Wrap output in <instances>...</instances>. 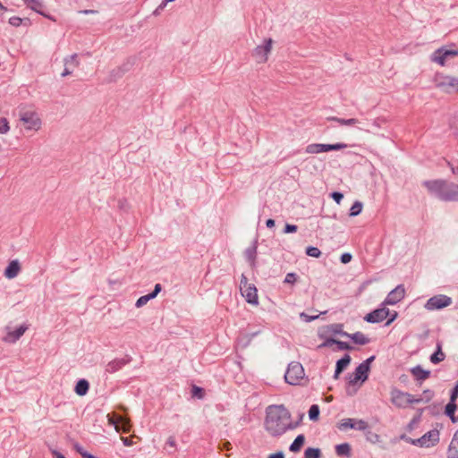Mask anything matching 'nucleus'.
<instances>
[{
  "mask_svg": "<svg viewBox=\"0 0 458 458\" xmlns=\"http://www.w3.org/2000/svg\"><path fill=\"white\" fill-rule=\"evenodd\" d=\"M89 388V384L86 379H80L75 386V393L78 395H85Z\"/></svg>",
  "mask_w": 458,
  "mask_h": 458,
  "instance_id": "nucleus-25",
  "label": "nucleus"
},
{
  "mask_svg": "<svg viewBox=\"0 0 458 458\" xmlns=\"http://www.w3.org/2000/svg\"><path fill=\"white\" fill-rule=\"evenodd\" d=\"M255 249L254 250H246V257L248 259V260L250 262V263H253L254 262V259H255Z\"/></svg>",
  "mask_w": 458,
  "mask_h": 458,
  "instance_id": "nucleus-49",
  "label": "nucleus"
},
{
  "mask_svg": "<svg viewBox=\"0 0 458 458\" xmlns=\"http://www.w3.org/2000/svg\"><path fill=\"white\" fill-rule=\"evenodd\" d=\"M19 121L26 131H38L42 127V120L39 114L32 109L21 111Z\"/></svg>",
  "mask_w": 458,
  "mask_h": 458,
  "instance_id": "nucleus-3",
  "label": "nucleus"
},
{
  "mask_svg": "<svg viewBox=\"0 0 458 458\" xmlns=\"http://www.w3.org/2000/svg\"><path fill=\"white\" fill-rule=\"evenodd\" d=\"M266 225L268 227V228H272L275 226V220L274 219H267V222H266Z\"/></svg>",
  "mask_w": 458,
  "mask_h": 458,
  "instance_id": "nucleus-60",
  "label": "nucleus"
},
{
  "mask_svg": "<svg viewBox=\"0 0 458 458\" xmlns=\"http://www.w3.org/2000/svg\"><path fill=\"white\" fill-rule=\"evenodd\" d=\"M331 197L337 204H340L344 195L341 192L335 191L331 194Z\"/></svg>",
  "mask_w": 458,
  "mask_h": 458,
  "instance_id": "nucleus-47",
  "label": "nucleus"
},
{
  "mask_svg": "<svg viewBox=\"0 0 458 458\" xmlns=\"http://www.w3.org/2000/svg\"><path fill=\"white\" fill-rule=\"evenodd\" d=\"M268 458H284V454L279 452L273 454H270Z\"/></svg>",
  "mask_w": 458,
  "mask_h": 458,
  "instance_id": "nucleus-59",
  "label": "nucleus"
},
{
  "mask_svg": "<svg viewBox=\"0 0 458 458\" xmlns=\"http://www.w3.org/2000/svg\"><path fill=\"white\" fill-rule=\"evenodd\" d=\"M334 327V332L335 333H338V334H341L343 335V331H342V327H343V325L341 324H335L333 326Z\"/></svg>",
  "mask_w": 458,
  "mask_h": 458,
  "instance_id": "nucleus-57",
  "label": "nucleus"
},
{
  "mask_svg": "<svg viewBox=\"0 0 458 458\" xmlns=\"http://www.w3.org/2000/svg\"><path fill=\"white\" fill-rule=\"evenodd\" d=\"M457 55V48L446 49L445 47H440L434 51V53L431 55L430 59L433 63L438 64L441 66H445L448 59L454 58Z\"/></svg>",
  "mask_w": 458,
  "mask_h": 458,
  "instance_id": "nucleus-9",
  "label": "nucleus"
},
{
  "mask_svg": "<svg viewBox=\"0 0 458 458\" xmlns=\"http://www.w3.org/2000/svg\"><path fill=\"white\" fill-rule=\"evenodd\" d=\"M452 304V299L444 294H438L431 297L425 304L428 310H440Z\"/></svg>",
  "mask_w": 458,
  "mask_h": 458,
  "instance_id": "nucleus-11",
  "label": "nucleus"
},
{
  "mask_svg": "<svg viewBox=\"0 0 458 458\" xmlns=\"http://www.w3.org/2000/svg\"><path fill=\"white\" fill-rule=\"evenodd\" d=\"M350 362L351 357L348 354H345L342 359L337 360L334 376L335 379L338 378L339 375L346 369Z\"/></svg>",
  "mask_w": 458,
  "mask_h": 458,
  "instance_id": "nucleus-23",
  "label": "nucleus"
},
{
  "mask_svg": "<svg viewBox=\"0 0 458 458\" xmlns=\"http://www.w3.org/2000/svg\"><path fill=\"white\" fill-rule=\"evenodd\" d=\"M117 207L121 210H127L129 208V203L126 199H120L117 201Z\"/></svg>",
  "mask_w": 458,
  "mask_h": 458,
  "instance_id": "nucleus-44",
  "label": "nucleus"
},
{
  "mask_svg": "<svg viewBox=\"0 0 458 458\" xmlns=\"http://www.w3.org/2000/svg\"><path fill=\"white\" fill-rule=\"evenodd\" d=\"M319 416V408L317 404L310 406L309 410V417L311 420H317Z\"/></svg>",
  "mask_w": 458,
  "mask_h": 458,
  "instance_id": "nucleus-39",
  "label": "nucleus"
},
{
  "mask_svg": "<svg viewBox=\"0 0 458 458\" xmlns=\"http://www.w3.org/2000/svg\"><path fill=\"white\" fill-rule=\"evenodd\" d=\"M131 361V357L129 355H125L123 358L114 359L106 365L105 371L108 374L115 373L122 369L125 365L129 364Z\"/></svg>",
  "mask_w": 458,
  "mask_h": 458,
  "instance_id": "nucleus-12",
  "label": "nucleus"
},
{
  "mask_svg": "<svg viewBox=\"0 0 458 458\" xmlns=\"http://www.w3.org/2000/svg\"><path fill=\"white\" fill-rule=\"evenodd\" d=\"M220 450H231L232 449V444L228 441H225L219 445Z\"/></svg>",
  "mask_w": 458,
  "mask_h": 458,
  "instance_id": "nucleus-55",
  "label": "nucleus"
},
{
  "mask_svg": "<svg viewBox=\"0 0 458 458\" xmlns=\"http://www.w3.org/2000/svg\"><path fill=\"white\" fill-rule=\"evenodd\" d=\"M452 441L458 442V429L455 431Z\"/></svg>",
  "mask_w": 458,
  "mask_h": 458,
  "instance_id": "nucleus-64",
  "label": "nucleus"
},
{
  "mask_svg": "<svg viewBox=\"0 0 458 458\" xmlns=\"http://www.w3.org/2000/svg\"><path fill=\"white\" fill-rule=\"evenodd\" d=\"M305 372L300 362L293 361L289 364L284 375L285 381L293 386L300 385L304 379Z\"/></svg>",
  "mask_w": 458,
  "mask_h": 458,
  "instance_id": "nucleus-4",
  "label": "nucleus"
},
{
  "mask_svg": "<svg viewBox=\"0 0 458 458\" xmlns=\"http://www.w3.org/2000/svg\"><path fill=\"white\" fill-rule=\"evenodd\" d=\"M352 260V255L349 253H344L341 256V262L344 264H347Z\"/></svg>",
  "mask_w": 458,
  "mask_h": 458,
  "instance_id": "nucleus-53",
  "label": "nucleus"
},
{
  "mask_svg": "<svg viewBox=\"0 0 458 458\" xmlns=\"http://www.w3.org/2000/svg\"><path fill=\"white\" fill-rule=\"evenodd\" d=\"M296 231H297V226L294 225H289V224H287L285 225L284 230V232L285 233H295Z\"/></svg>",
  "mask_w": 458,
  "mask_h": 458,
  "instance_id": "nucleus-51",
  "label": "nucleus"
},
{
  "mask_svg": "<svg viewBox=\"0 0 458 458\" xmlns=\"http://www.w3.org/2000/svg\"><path fill=\"white\" fill-rule=\"evenodd\" d=\"M446 458H458V442L451 441Z\"/></svg>",
  "mask_w": 458,
  "mask_h": 458,
  "instance_id": "nucleus-32",
  "label": "nucleus"
},
{
  "mask_svg": "<svg viewBox=\"0 0 458 458\" xmlns=\"http://www.w3.org/2000/svg\"><path fill=\"white\" fill-rule=\"evenodd\" d=\"M10 130L9 122L5 117L0 118V133L4 134Z\"/></svg>",
  "mask_w": 458,
  "mask_h": 458,
  "instance_id": "nucleus-41",
  "label": "nucleus"
},
{
  "mask_svg": "<svg viewBox=\"0 0 458 458\" xmlns=\"http://www.w3.org/2000/svg\"><path fill=\"white\" fill-rule=\"evenodd\" d=\"M69 64H72L73 66H78L79 65V61L77 60V55H72L70 56L69 59L65 60V65L66 67L64 68L63 73H62V76L63 77H65L67 75H70L72 73V71L69 70V68L67 67V65Z\"/></svg>",
  "mask_w": 458,
  "mask_h": 458,
  "instance_id": "nucleus-30",
  "label": "nucleus"
},
{
  "mask_svg": "<svg viewBox=\"0 0 458 458\" xmlns=\"http://www.w3.org/2000/svg\"><path fill=\"white\" fill-rule=\"evenodd\" d=\"M28 328L29 327L26 324L20 326L14 330H12L10 327H6L7 333L3 337V341L9 344H14L24 335Z\"/></svg>",
  "mask_w": 458,
  "mask_h": 458,
  "instance_id": "nucleus-14",
  "label": "nucleus"
},
{
  "mask_svg": "<svg viewBox=\"0 0 458 458\" xmlns=\"http://www.w3.org/2000/svg\"><path fill=\"white\" fill-rule=\"evenodd\" d=\"M53 455L55 458H65L62 454L56 452V451H54L53 452Z\"/></svg>",
  "mask_w": 458,
  "mask_h": 458,
  "instance_id": "nucleus-62",
  "label": "nucleus"
},
{
  "mask_svg": "<svg viewBox=\"0 0 458 458\" xmlns=\"http://www.w3.org/2000/svg\"><path fill=\"white\" fill-rule=\"evenodd\" d=\"M421 399H416L408 393L394 389L391 392V401L398 408H406L410 404L417 403Z\"/></svg>",
  "mask_w": 458,
  "mask_h": 458,
  "instance_id": "nucleus-7",
  "label": "nucleus"
},
{
  "mask_svg": "<svg viewBox=\"0 0 458 458\" xmlns=\"http://www.w3.org/2000/svg\"><path fill=\"white\" fill-rule=\"evenodd\" d=\"M119 416L118 414H108L107 417H108V422L110 425H113L114 426L115 429L117 432H120V428H119Z\"/></svg>",
  "mask_w": 458,
  "mask_h": 458,
  "instance_id": "nucleus-38",
  "label": "nucleus"
},
{
  "mask_svg": "<svg viewBox=\"0 0 458 458\" xmlns=\"http://www.w3.org/2000/svg\"><path fill=\"white\" fill-rule=\"evenodd\" d=\"M346 148V144L344 143H335V144H321V143H312L309 144L305 152L308 154H319L323 152H327L331 150H340Z\"/></svg>",
  "mask_w": 458,
  "mask_h": 458,
  "instance_id": "nucleus-10",
  "label": "nucleus"
},
{
  "mask_svg": "<svg viewBox=\"0 0 458 458\" xmlns=\"http://www.w3.org/2000/svg\"><path fill=\"white\" fill-rule=\"evenodd\" d=\"M335 453L338 456H351V445L348 443L337 445L335 446Z\"/></svg>",
  "mask_w": 458,
  "mask_h": 458,
  "instance_id": "nucleus-26",
  "label": "nucleus"
},
{
  "mask_svg": "<svg viewBox=\"0 0 458 458\" xmlns=\"http://www.w3.org/2000/svg\"><path fill=\"white\" fill-rule=\"evenodd\" d=\"M402 438L404 439L407 443L411 444L413 445L425 447V439H422V437L413 439L411 437L403 436Z\"/></svg>",
  "mask_w": 458,
  "mask_h": 458,
  "instance_id": "nucleus-34",
  "label": "nucleus"
},
{
  "mask_svg": "<svg viewBox=\"0 0 458 458\" xmlns=\"http://www.w3.org/2000/svg\"><path fill=\"white\" fill-rule=\"evenodd\" d=\"M77 452L82 456V454H85L86 451L81 446L76 445Z\"/></svg>",
  "mask_w": 458,
  "mask_h": 458,
  "instance_id": "nucleus-63",
  "label": "nucleus"
},
{
  "mask_svg": "<svg viewBox=\"0 0 458 458\" xmlns=\"http://www.w3.org/2000/svg\"><path fill=\"white\" fill-rule=\"evenodd\" d=\"M361 377L360 376H356L355 374H351L347 380V388L346 392L349 395L354 394L358 388L361 386Z\"/></svg>",
  "mask_w": 458,
  "mask_h": 458,
  "instance_id": "nucleus-17",
  "label": "nucleus"
},
{
  "mask_svg": "<svg viewBox=\"0 0 458 458\" xmlns=\"http://www.w3.org/2000/svg\"><path fill=\"white\" fill-rule=\"evenodd\" d=\"M300 316H301V318L304 321H306V322H310V321L315 320L316 318H318V315H316V316H310V315H308V314H306V313H304V312L301 313V315H300Z\"/></svg>",
  "mask_w": 458,
  "mask_h": 458,
  "instance_id": "nucleus-50",
  "label": "nucleus"
},
{
  "mask_svg": "<svg viewBox=\"0 0 458 458\" xmlns=\"http://www.w3.org/2000/svg\"><path fill=\"white\" fill-rule=\"evenodd\" d=\"M251 284H249L248 283V278L247 276L242 274V276H241V281H240V289H242V286H248V285H250Z\"/></svg>",
  "mask_w": 458,
  "mask_h": 458,
  "instance_id": "nucleus-54",
  "label": "nucleus"
},
{
  "mask_svg": "<svg viewBox=\"0 0 458 458\" xmlns=\"http://www.w3.org/2000/svg\"><path fill=\"white\" fill-rule=\"evenodd\" d=\"M328 120L335 121L341 125H347V126H353L358 123V120L355 118H350V119H343L338 117H330Z\"/></svg>",
  "mask_w": 458,
  "mask_h": 458,
  "instance_id": "nucleus-31",
  "label": "nucleus"
},
{
  "mask_svg": "<svg viewBox=\"0 0 458 458\" xmlns=\"http://www.w3.org/2000/svg\"><path fill=\"white\" fill-rule=\"evenodd\" d=\"M320 450L318 448L309 447L305 450L304 458H319Z\"/></svg>",
  "mask_w": 458,
  "mask_h": 458,
  "instance_id": "nucleus-36",
  "label": "nucleus"
},
{
  "mask_svg": "<svg viewBox=\"0 0 458 458\" xmlns=\"http://www.w3.org/2000/svg\"><path fill=\"white\" fill-rule=\"evenodd\" d=\"M437 351L431 355L430 361L434 364H437L445 360V353L441 350V344H437Z\"/></svg>",
  "mask_w": 458,
  "mask_h": 458,
  "instance_id": "nucleus-28",
  "label": "nucleus"
},
{
  "mask_svg": "<svg viewBox=\"0 0 458 458\" xmlns=\"http://www.w3.org/2000/svg\"><path fill=\"white\" fill-rule=\"evenodd\" d=\"M191 393L193 396H196L199 399L204 397V390L201 387L193 386Z\"/></svg>",
  "mask_w": 458,
  "mask_h": 458,
  "instance_id": "nucleus-43",
  "label": "nucleus"
},
{
  "mask_svg": "<svg viewBox=\"0 0 458 458\" xmlns=\"http://www.w3.org/2000/svg\"><path fill=\"white\" fill-rule=\"evenodd\" d=\"M162 286L160 284H157L155 285L154 291L147 295H143L140 297L136 301V307L140 308L146 305L150 300L157 297V295L161 292Z\"/></svg>",
  "mask_w": 458,
  "mask_h": 458,
  "instance_id": "nucleus-20",
  "label": "nucleus"
},
{
  "mask_svg": "<svg viewBox=\"0 0 458 458\" xmlns=\"http://www.w3.org/2000/svg\"><path fill=\"white\" fill-rule=\"evenodd\" d=\"M457 396H458V384L456 385V386L452 391V394H451V398H450V402L449 403H455V400H456Z\"/></svg>",
  "mask_w": 458,
  "mask_h": 458,
  "instance_id": "nucleus-52",
  "label": "nucleus"
},
{
  "mask_svg": "<svg viewBox=\"0 0 458 458\" xmlns=\"http://www.w3.org/2000/svg\"><path fill=\"white\" fill-rule=\"evenodd\" d=\"M436 86L449 93L458 91V77L437 73L435 77Z\"/></svg>",
  "mask_w": 458,
  "mask_h": 458,
  "instance_id": "nucleus-6",
  "label": "nucleus"
},
{
  "mask_svg": "<svg viewBox=\"0 0 458 458\" xmlns=\"http://www.w3.org/2000/svg\"><path fill=\"white\" fill-rule=\"evenodd\" d=\"M331 341L333 343L336 344L340 350H350L351 349V346L349 345V344H347L345 342H341V341H337V340H334V339H332Z\"/></svg>",
  "mask_w": 458,
  "mask_h": 458,
  "instance_id": "nucleus-46",
  "label": "nucleus"
},
{
  "mask_svg": "<svg viewBox=\"0 0 458 458\" xmlns=\"http://www.w3.org/2000/svg\"><path fill=\"white\" fill-rule=\"evenodd\" d=\"M456 404L454 403H449L445 406V414L451 418V420L455 422L456 419L454 417V412L456 411Z\"/></svg>",
  "mask_w": 458,
  "mask_h": 458,
  "instance_id": "nucleus-35",
  "label": "nucleus"
},
{
  "mask_svg": "<svg viewBox=\"0 0 458 458\" xmlns=\"http://www.w3.org/2000/svg\"><path fill=\"white\" fill-rule=\"evenodd\" d=\"M166 445H169L170 447L174 448L176 446L175 438L174 437H170L166 441Z\"/></svg>",
  "mask_w": 458,
  "mask_h": 458,
  "instance_id": "nucleus-56",
  "label": "nucleus"
},
{
  "mask_svg": "<svg viewBox=\"0 0 458 458\" xmlns=\"http://www.w3.org/2000/svg\"><path fill=\"white\" fill-rule=\"evenodd\" d=\"M21 266L17 259L10 261L5 268L4 275L8 279L15 278L21 272Z\"/></svg>",
  "mask_w": 458,
  "mask_h": 458,
  "instance_id": "nucleus-18",
  "label": "nucleus"
},
{
  "mask_svg": "<svg viewBox=\"0 0 458 458\" xmlns=\"http://www.w3.org/2000/svg\"><path fill=\"white\" fill-rule=\"evenodd\" d=\"M131 422H130V420L128 418H125L123 416H119V428H120V432L122 431L123 433H129L130 430H131Z\"/></svg>",
  "mask_w": 458,
  "mask_h": 458,
  "instance_id": "nucleus-29",
  "label": "nucleus"
},
{
  "mask_svg": "<svg viewBox=\"0 0 458 458\" xmlns=\"http://www.w3.org/2000/svg\"><path fill=\"white\" fill-rule=\"evenodd\" d=\"M24 4L29 7L30 8L31 10L40 13L41 15L55 21V19H54L53 17L46 14L44 12H43V4L40 0H23Z\"/></svg>",
  "mask_w": 458,
  "mask_h": 458,
  "instance_id": "nucleus-21",
  "label": "nucleus"
},
{
  "mask_svg": "<svg viewBox=\"0 0 458 458\" xmlns=\"http://www.w3.org/2000/svg\"><path fill=\"white\" fill-rule=\"evenodd\" d=\"M123 445L126 446H131L132 445V441L129 437H122Z\"/></svg>",
  "mask_w": 458,
  "mask_h": 458,
  "instance_id": "nucleus-58",
  "label": "nucleus"
},
{
  "mask_svg": "<svg viewBox=\"0 0 458 458\" xmlns=\"http://www.w3.org/2000/svg\"><path fill=\"white\" fill-rule=\"evenodd\" d=\"M298 423L292 421L291 413L284 405H270L266 411L265 428L273 437H278Z\"/></svg>",
  "mask_w": 458,
  "mask_h": 458,
  "instance_id": "nucleus-1",
  "label": "nucleus"
},
{
  "mask_svg": "<svg viewBox=\"0 0 458 458\" xmlns=\"http://www.w3.org/2000/svg\"><path fill=\"white\" fill-rule=\"evenodd\" d=\"M374 356L369 357L365 361L360 363L353 372V374L361 377V383H364L368 379L369 372L370 370V363L374 360Z\"/></svg>",
  "mask_w": 458,
  "mask_h": 458,
  "instance_id": "nucleus-16",
  "label": "nucleus"
},
{
  "mask_svg": "<svg viewBox=\"0 0 458 458\" xmlns=\"http://www.w3.org/2000/svg\"><path fill=\"white\" fill-rule=\"evenodd\" d=\"M385 306L386 305H383V307L367 314L364 319L369 323H378L382 322L387 317H390L386 322V325H390L397 318V312L394 311L393 313H390V310Z\"/></svg>",
  "mask_w": 458,
  "mask_h": 458,
  "instance_id": "nucleus-5",
  "label": "nucleus"
},
{
  "mask_svg": "<svg viewBox=\"0 0 458 458\" xmlns=\"http://www.w3.org/2000/svg\"><path fill=\"white\" fill-rule=\"evenodd\" d=\"M9 23L11 25H13V26L18 27L21 23V19L20 17H17V16L11 17L9 19Z\"/></svg>",
  "mask_w": 458,
  "mask_h": 458,
  "instance_id": "nucleus-48",
  "label": "nucleus"
},
{
  "mask_svg": "<svg viewBox=\"0 0 458 458\" xmlns=\"http://www.w3.org/2000/svg\"><path fill=\"white\" fill-rule=\"evenodd\" d=\"M411 373L416 380L420 381H423L430 376V371L423 369L420 366L412 368Z\"/></svg>",
  "mask_w": 458,
  "mask_h": 458,
  "instance_id": "nucleus-24",
  "label": "nucleus"
},
{
  "mask_svg": "<svg viewBox=\"0 0 458 458\" xmlns=\"http://www.w3.org/2000/svg\"><path fill=\"white\" fill-rule=\"evenodd\" d=\"M305 442V437L303 435H299L294 441L292 443L290 446V451L293 453L299 452L303 446Z\"/></svg>",
  "mask_w": 458,
  "mask_h": 458,
  "instance_id": "nucleus-27",
  "label": "nucleus"
},
{
  "mask_svg": "<svg viewBox=\"0 0 458 458\" xmlns=\"http://www.w3.org/2000/svg\"><path fill=\"white\" fill-rule=\"evenodd\" d=\"M368 428L369 424L365 420L353 419V429L364 431Z\"/></svg>",
  "mask_w": 458,
  "mask_h": 458,
  "instance_id": "nucleus-37",
  "label": "nucleus"
},
{
  "mask_svg": "<svg viewBox=\"0 0 458 458\" xmlns=\"http://www.w3.org/2000/svg\"><path fill=\"white\" fill-rule=\"evenodd\" d=\"M454 174H458V167H452ZM423 185L428 192L445 201L458 200V185L445 180L425 181Z\"/></svg>",
  "mask_w": 458,
  "mask_h": 458,
  "instance_id": "nucleus-2",
  "label": "nucleus"
},
{
  "mask_svg": "<svg viewBox=\"0 0 458 458\" xmlns=\"http://www.w3.org/2000/svg\"><path fill=\"white\" fill-rule=\"evenodd\" d=\"M363 205L360 201H355L350 208V216H355L361 213Z\"/></svg>",
  "mask_w": 458,
  "mask_h": 458,
  "instance_id": "nucleus-33",
  "label": "nucleus"
},
{
  "mask_svg": "<svg viewBox=\"0 0 458 458\" xmlns=\"http://www.w3.org/2000/svg\"><path fill=\"white\" fill-rule=\"evenodd\" d=\"M306 254L310 257L319 258L321 256V251L317 247H308L306 249Z\"/></svg>",
  "mask_w": 458,
  "mask_h": 458,
  "instance_id": "nucleus-40",
  "label": "nucleus"
},
{
  "mask_svg": "<svg viewBox=\"0 0 458 458\" xmlns=\"http://www.w3.org/2000/svg\"><path fill=\"white\" fill-rule=\"evenodd\" d=\"M340 429H347V428H352L353 429V419H344L341 421Z\"/></svg>",
  "mask_w": 458,
  "mask_h": 458,
  "instance_id": "nucleus-42",
  "label": "nucleus"
},
{
  "mask_svg": "<svg viewBox=\"0 0 458 458\" xmlns=\"http://www.w3.org/2000/svg\"><path fill=\"white\" fill-rule=\"evenodd\" d=\"M424 394H426L428 400H430L433 396V393L430 390L425 391Z\"/></svg>",
  "mask_w": 458,
  "mask_h": 458,
  "instance_id": "nucleus-61",
  "label": "nucleus"
},
{
  "mask_svg": "<svg viewBox=\"0 0 458 458\" xmlns=\"http://www.w3.org/2000/svg\"><path fill=\"white\" fill-rule=\"evenodd\" d=\"M404 286L403 284H399L388 293L383 302V305H394L401 301L404 298Z\"/></svg>",
  "mask_w": 458,
  "mask_h": 458,
  "instance_id": "nucleus-13",
  "label": "nucleus"
},
{
  "mask_svg": "<svg viewBox=\"0 0 458 458\" xmlns=\"http://www.w3.org/2000/svg\"><path fill=\"white\" fill-rule=\"evenodd\" d=\"M425 439V447L428 448L436 445L439 442V431L437 429H432L425 433L422 437Z\"/></svg>",
  "mask_w": 458,
  "mask_h": 458,
  "instance_id": "nucleus-19",
  "label": "nucleus"
},
{
  "mask_svg": "<svg viewBox=\"0 0 458 458\" xmlns=\"http://www.w3.org/2000/svg\"><path fill=\"white\" fill-rule=\"evenodd\" d=\"M272 38H266L262 45H259L252 51V56L258 64H265L268 60V55L272 50Z\"/></svg>",
  "mask_w": 458,
  "mask_h": 458,
  "instance_id": "nucleus-8",
  "label": "nucleus"
},
{
  "mask_svg": "<svg viewBox=\"0 0 458 458\" xmlns=\"http://www.w3.org/2000/svg\"><path fill=\"white\" fill-rule=\"evenodd\" d=\"M240 291L247 302L253 305L259 304L258 290L253 284L248 286H242Z\"/></svg>",
  "mask_w": 458,
  "mask_h": 458,
  "instance_id": "nucleus-15",
  "label": "nucleus"
},
{
  "mask_svg": "<svg viewBox=\"0 0 458 458\" xmlns=\"http://www.w3.org/2000/svg\"><path fill=\"white\" fill-rule=\"evenodd\" d=\"M343 335L351 338L354 344L360 345H365L370 342L369 338L361 332H356L354 334L343 333Z\"/></svg>",
  "mask_w": 458,
  "mask_h": 458,
  "instance_id": "nucleus-22",
  "label": "nucleus"
},
{
  "mask_svg": "<svg viewBox=\"0 0 458 458\" xmlns=\"http://www.w3.org/2000/svg\"><path fill=\"white\" fill-rule=\"evenodd\" d=\"M297 280V275L294 273H288L285 276L284 283L286 284H294Z\"/></svg>",
  "mask_w": 458,
  "mask_h": 458,
  "instance_id": "nucleus-45",
  "label": "nucleus"
}]
</instances>
